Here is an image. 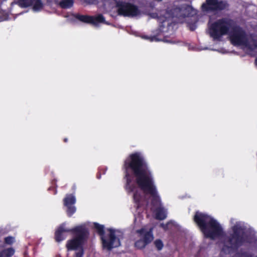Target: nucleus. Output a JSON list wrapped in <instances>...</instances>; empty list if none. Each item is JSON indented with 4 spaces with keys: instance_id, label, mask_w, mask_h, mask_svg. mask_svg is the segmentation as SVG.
Returning a JSON list of instances; mask_svg holds the SVG:
<instances>
[{
    "instance_id": "nucleus-19",
    "label": "nucleus",
    "mask_w": 257,
    "mask_h": 257,
    "mask_svg": "<svg viewBox=\"0 0 257 257\" xmlns=\"http://www.w3.org/2000/svg\"><path fill=\"white\" fill-rule=\"evenodd\" d=\"M155 218L158 220H163L166 218L167 213L165 210H155L154 212Z\"/></svg>"
},
{
    "instance_id": "nucleus-5",
    "label": "nucleus",
    "mask_w": 257,
    "mask_h": 257,
    "mask_svg": "<svg viewBox=\"0 0 257 257\" xmlns=\"http://www.w3.org/2000/svg\"><path fill=\"white\" fill-rule=\"evenodd\" d=\"M94 226L100 235L104 249L110 250L120 245V239L123 238V233L119 230L108 228L104 231V227L98 223H94Z\"/></svg>"
},
{
    "instance_id": "nucleus-22",
    "label": "nucleus",
    "mask_w": 257,
    "mask_h": 257,
    "mask_svg": "<svg viewBox=\"0 0 257 257\" xmlns=\"http://www.w3.org/2000/svg\"><path fill=\"white\" fill-rule=\"evenodd\" d=\"M33 0H18V5L23 8H26L32 6Z\"/></svg>"
},
{
    "instance_id": "nucleus-7",
    "label": "nucleus",
    "mask_w": 257,
    "mask_h": 257,
    "mask_svg": "<svg viewBox=\"0 0 257 257\" xmlns=\"http://www.w3.org/2000/svg\"><path fill=\"white\" fill-rule=\"evenodd\" d=\"M234 22L231 19L225 18L217 20L209 27L210 36L214 40H218L222 36L228 35Z\"/></svg>"
},
{
    "instance_id": "nucleus-12",
    "label": "nucleus",
    "mask_w": 257,
    "mask_h": 257,
    "mask_svg": "<svg viewBox=\"0 0 257 257\" xmlns=\"http://www.w3.org/2000/svg\"><path fill=\"white\" fill-rule=\"evenodd\" d=\"M228 6L226 1L218 0H206L202 5V9L204 12H214L221 11Z\"/></svg>"
},
{
    "instance_id": "nucleus-27",
    "label": "nucleus",
    "mask_w": 257,
    "mask_h": 257,
    "mask_svg": "<svg viewBox=\"0 0 257 257\" xmlns=\"http://www.w3.org/2000/svg\"><path fill=\"white\" fill-rule=\"evenodd\" d=\"M75 212V210H68L67 214L71 216Z\"/></svg>"
},
{
    "instance_id": "nucleus-20",
    "label": "nucleus",
    "mask_w": 257,
    "mask_h": 257,
    "mask_svg": "<svg viewBox=\"0 0 257 257\" xmlns=\"http://www.w3.org/2000/svg\"><path fill=\"white\" fill-rule=\"evenodd\" d=\"M74 0H61L59 6L63 9L70 8L73 5Z\"/></svg>"
},
{
    "instance_id": "nucleus-9",
    "label": "nucleus",
    "mask_w": 257,
    "mask_h": 257,
    "mask_svg": "<svg viewBox=\"0 0 257 257\" xmlns=\"http://www.w3.org/2000/svg\"><path fill=\"white\" fill-rule=\"evenodd\" d=\"M116 8L118 15L123 17H134L141 13L137 6L129 2L117 1L116 3Z\"/></svg>"
},
{
    "instance_id": "nucleus-34",
    "label": "nucleus",
    "mask_w": 257,
    "mask_h": 257,
    "mask_svg": "<svg viewBox=\"0 0 257 257\" xmlns=\"http://www.w3.org/2000/svg\"><path fill=\"white\" fill-rule=\"evenodd\" d=\"M254 48H257V44H254Z\"/></svg>"
},
{
    "instance_id": "nucleus-30",
    "label": "nucleus",
    "mask_w": 257,
    "mask_h": 257,
    "mask_svg": "<svg viewBox=\"0 0 257 257\" xmlns=\"http://www.w3.org/2000/svg\"><path fill=\"white\" fill-rule=\"evenodd\" d=\"M96 177L97 179H100L101 178V175L99 173H97L96 175Z\"/></svg>"
},
{
    "instance_id": "nucleus-28",
    "label": "nucleus",
    "mask_w": 257,
    "mask_h": 257,
    "mask_svg": "<svg viewBox=\"0 0 257 257\" xmlns=\"http://www.w3.org/2000/svg\"><path fill=\"white\" fill-rule=\"evenodd\" d=\"M164 41L167 42V43H175L174 41H171L170 40H168L167 38H164Z\"/></svg>"
},
{
    "instance_id": "nucleus-14",
    "label": "nucleus",
    "mask_w": 257,
    "mask_h": 257,
    "mask_svg": "<svg viewBox=\"0 0 257 257\" xmlns=\"http://www.w3.org/2000/svg\"><path fill=\"white\" fill-rule=\"evenodd\" d=\"M76 203V198L73 194H67L63 199V204L67 209H75L74 205Z\"/></svg>"
},
{
    "instance_id": "nucleus-18",
    "label": "nucleus",
    "mask_w": 257,
    "mask_h": 257,
    "mask_svg": "<svg viewBox=\"0 0 257 257\" xmlns=\"http://www.w3.org/2000/svg\"><path fill=\"white\" fill-rule=\"evenodd\" d=\"M32 6L34 11L38 12L41 11L44 7V4L42 0H33Z\"/></svg>"
},
{
    "instance_id": "nucleus-13",
    "label": "nucleus",
    "mask_w": 257,
    "mask_h": 257,
    "mask_svg": "<svg viewBox=\"0 0 257 257\" xmlns=\"http://www.w3.org/2000/svg\"><path fill=\"white\" fill-rule=\"evenodd\" d=\"M77 226L72 229H69L66 227V224L63 223L60 225L55 231V238L57 242H60L66 238L65 233L67 232H72L75 234V236H78L79 234L78 232L76 230H73L76 228Z\"/></svg>"
},
{
    "instance_id": "nucleus-6",
    "label": "nucleus",
    "mask_w": 257,
    "mask_h": 257,
    "mask_svg": "<svg viewBox=\"0 0 257 257\" xmlns=\"http://www.w3.org/2000/svg\"><path fill=\"white\" fill-rule=\"evenodd\" d=\"M78 232V236L67 240L66 247L68 251L74 250L73 257H83L84 249L83 245L88 234V231L84 225L77 226L74 229Z\"/></svg>"
},
{
    "instance_id": "nucleus-26",
    "label": "nucleus",
    "mask_w": 257,
    "mask_h": 257,
    "mask_svg": "<svg viewBox=\"0 0 257 257\" xmlns=\"http://www.w3.org/2000/svg\"><path fill=\"white\" fill-rule=\"evenodd\" d=\"M14 240V238L11 236H8L5 238V242L7 244H12Z\"/></svg>"
},
{
    "instance_id": "nucleus-2",
    "label": "nucleus",
    "mask_w": 257,
    "mask_h": 257,
    "mask_svg": "<svg viewBox=\"0 0 257 257\" xmlns=\"http://www.w3.org/2000/svg\"><path fill=\"white\" fill-rule=\"evenodd\" d=\"M234 219L230 220L232 225L231 227L232 233L229 236L223 237L221 257L229 253L232 249H237L247 243H251L254 239L253 235L249 231L244 222L236 221L234 223Z\"/></svg>"
},
{
    "instance_id": "nucleus-15",
    "label": "nucleus",
    "mask_w": 257,
    "mask_h": 257,
    "mask_svg": "<svg viewBox=\"0 0 257 257\" xmlns=\"http://www.w3.org/2000/svg\"><path fill=\"white\" fill-rule=\"evenodd\" d=\"M133 199L137 209L141 208L144 202L143 197L141 194L138 191L135 192L133 195Z\"/></svg>"
},
{
    "instance_id": "nucleus-17",
    "label": "nucleus",
    "mask_w": 257,
    "mask_h": 257,
    "mask_svg": "<svg viewBox=\"0 0 257 257\" xmlns=\"http://www.w3.org/2000/svg\"><path fill=\"white\" fill-rule=\"evenodd\" d=\"M75 17L79 21L87 24H90V22L92 20V16L87 15L76 14Z\"/></svg>"
},
{
    "instance_id": "nucleus-32",
    "label": "nucleus",
    "mask_w": 257,
    "mask_h": 257,
    "mask_svg": "<svg viewBox=\"0 0 257 257\" xmlns=\"http://www.w3.org/2000/svg\"><path fill=\"white\" fill-rule=\"evenodd\" d=\"M255 64L256 65H257V58H256L255 60Z\"/></svg>"
},
{
    "instance_id": "nucleus-23",
    "label": "nucleus",
    "mask_w": 257,
    "mask_h": 257,
    "mask_svg": "<svg viewBox=\"0 0 257 257\" xmlns=\"http://www.w3.org/2000/svg\"><path fill=\"white\" fill-rule=\"evenodd\" d=\"M233 257H253L252 254L249 252L240 250L236 252Z\"/></svg>"
},
{
    "instance_id": "nucleus-16",
    "label": "nucleus",
    "mask_w": 257,
    "mask_h": 257,
    "mask_svg": "<svg viewBox=\"0 0 257 257\" xmlns=\"http://www.w3.org/2000/svg\"><path fill=\"white\" fill-rule=\"evenodd\" d=\"M99 23L107 24L105 21V18L102 14H99L96 16H92V20L90 24L94 26H97Z\"/></svg>"
},
{
    "instance_id": "nucleus-21",
    "label": "nucleus",
    "mask_w": 257,
    "mask_h": 257,
    "mask_svg": "<svg viewBox=\"0 0 257 257\" xmlns=\"http://www.w3.org/2000/svg\"><path fill=\"white\" fill-rule=\"evenodd\" d=\"M15 252V250L12 248H9L4 249L0 252V257H11Z\"/></svg>"
},
{
    "instance_id": "nucleus-24",
    "label": "nucleus",
    "mask_w": 257,
    "mask_h": 257,
    "mask_svg": "<svg viewBox=\"0 0 257 257\" xmlns=\"http://www.w3.org/2000/svg\"><path fill=\"white\" fill-rule=\"evenodd\" d=\"M154 244L156 248L159 250H161L164 246L163 243L161 239H156L154 241Z\"/></svg>"
},
{
    "instance_id": "nucleus-1",
    "label": "nucleus",
    "mask_w": 257,
    "mask_h": 257,
    "mask_svg": "<svg viewBox=\"0 0 257 257\" xmlns=\"http://www.w3.org/2000/svg\"><path fill=\"white\" fill-rule=\"evenodd\" d=\"M122 168L124 171V179H126V183L124 188L126 191L130 193L134 191L135 186L131 184L133 178L135 179L136 184L137 183L138 173L144 172L146 174L153 175L150 169L148 163L144 155L140 152H136L132 153L124 160Z\"/></svg>"
},
{
    "instance_id": "nucleus-25",
    "label": "nucleus",
    "mask_w": 257,
    "mask_h": 257,
    "mask_svg": "<svg viewBox=\"0 0 257 257\" xmlns=\"http://www.w3.org/2000/svg\"><path fill=\"white\" fill-rule=\"evenodd\" d=\"M57 180L55 179L52 181V186L49 188L48 190H52L53 191V194H56L57 193V185H56Z\"/></svg>"
},
{
    "instance_id": "nucleus-31",
    "label": "nucleus",
    "mask_w": 257,
    "mask_h": 257,
    "mask_svg": "<svg viewBox=\"0 0 257 257\" xmlns=\"http://www.w3.org/2000/svg\"><path fill=\"white\" fill-rule=\"evenodd\" d=\"M63 141H64L65 143H67V142H68V139H67V138H65V139H64Z\"/></svg>"
},
{
    "instance_id": "nucleus-10",
    "label": "nucleus",
    "mask_w": 257,
    "mask_h": 257,
    "mask_svg": "<svg viewBox=\"0 0 257 257\" xmlns=\"http://www.w3.org/2000/svg\"><path fill=\"white\" fill-rule=\"evenodd\" d=\"M173 18H177L179 20L186 17H192L196 14L195 9L190 5L183 4L180 7H175L170 11Z\"/></svg>"
},
{
    "instance_id": "nucleus-11",
    "label": "nucleus",
    "mask_w": 257,
    "mask_h": 257,
    "mask_svg": "<svg viewBox=\"0 0 257 257\" xmlns=\"http://www.w3.org/2000/svg\"><path fill=\"white\" fill-rule=\"evenodd\" d=\"M136 232L139 234L140 237H143V239H140L135 242V245L137 248L143 249L145 248L154 239L153 228H150L149 230L145 228H142L141 229L137 230Z\"/></svg>"
},
{
    "instance_id": "nucleus-8",
    "label": "nucleus",
    "mask_w": 257,
    "mask_h": 257,
    "mask_svg": "<svg viewBox=\"0 0 257 257\" xmlns=\"http://www.w3.org/2000/svg\"><path fill=\"white\" fill-rule=\"evenodd\" d=\"M228 35L231 43L234 46L245 45L248 44V38L245 32L234 22Z\"/></svg>"
},
{
    "instance_id": "nucleus-29",
    "label": "nucleus",
    "mask_w": 257,
    "mask_h": 257,
    "mask_svg": "<svg viewBox=\"0 0 257 257\" xmlns=\"http://www.w3.org/2000/svg\"><path fill=\"white\" fill-rule=\"evenodd\" d=\"M195 29V26H192L190 27V30L192 31H194Z\"/></svg>"
},
{
    "instance_id": "nucleus-4",
    "label": "nucleus",
    "mask_w": 257,
    "mask_h": 257,
    "mask_svg": "<svg viewBox=\"0 0 257 257\" xmlns=\"http://www.w3.org/2000/svg\"><path fill=\"white\" fill-rule=\"evenodd\" d=\"M194 220L207 237L214 239L222 233V229L219 224L206 214L197 211Z\"/></svg>"
},
{
    "instance_id": "nucleus-3",
    "label": "nucleus",
    "mask_w": 257,
    "mask_h": 257,
    "mask_svg": "<svg viewBox=\"0 0 257 257\" xmlns=\"http://www.w3.org/2000/svg\"><path fill=\"white\" fill-rule=\"evenodd\" d=\"M146 174L142 172L138 173V187L145 194L152 197V209H165L155 185L153 176Z\"/></svg>"
},
{
    "instance_id": "nucleus-33",
    "label": "nucleus",
    "mask_w": 257,
    "mask_h": 257,
    "mask_svg": "<svg viewBox=\"0 0 257 257\" xmlns=\"http://www.w3.org/2000/svg\"><path fill=\"white\" fill-rule=\"evenodd\" d=\"M161 226H162L163 228H165V226L164 225H163V224H161Z\"/></svg>"
}]
</instances>
